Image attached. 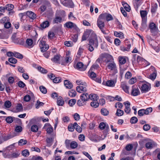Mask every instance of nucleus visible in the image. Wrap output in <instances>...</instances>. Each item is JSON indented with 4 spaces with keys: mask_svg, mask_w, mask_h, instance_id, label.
<instances>
[{
    "mask_svg": "<svg viewBox=\"0 0 160 160\" xmlns=\"http://www.w3.org/2000/svg\"><path fill=\"white\" fill-rule=\"evenodd\" d=\"M98 45V37L95 33L92 34V38L89 40V43L86 45L87 48L90 52L94 50V48H97Z\"/></svg>",
    "mask_w": 160,
    "mask_h": 160,
    "instance_id": "f257e3e1",
    "label": "nucleus"
},
{
    "mask_svg": "<svg viewBox=\"0 0 160 160\" xmlns=\"http://www.w3.org/2000/svg\"><path fill=\"white\" fill-rule=\"evenodd\" d=\"M107 67L108 69L110 70L113 75H115L118 72L116 65L114 61L109 63L108 64Z\"/></svg>",
    "mask_w": 160,
    "mask_h": 160,
    "instance_id": "f03ea898",
    "label": "nucleus"
},
{
    "mask_svg": "<svg viewBox=\"0 0 160 160\" xmlns=\"http://www.w3.org/2000/svg\"><path fill=\"white\" fill-rule=\"evenodd\" d=\"M65 144L67 148H70L72 149L76 148L78 146V144L76 141H71L70 140L68 139L65 140Z\"/></svg>",
    "mask_w": 160,
    "mask_h": 160,
    "instance_id": "7ed1b4c3",
    "label": "nucleus"
},
{
    "mask_svg": "<svg viewBox=\"0 0 160 160\" xmlns=\"http://www.w3.org/2000/svg\"><path fill=\"white\" fill-rule=\"evenodd\" d=\"M152 111V108L149 107L147 108L146 109H141L139 110L138 112V116L141 117L144 115H147L149 113L151 112Z\"/></svg>",
    "mask_w": 160,
    "mask_h": 160,
    "instance_id": "20e7f679",
    "label": "nucleus"
},
{
    "mask_svg": "<svg viewBox=\"0 0 160 160\" xmlns=\"http://www.w3.org/2000/svg\"><path fill=\"white\" fill-rule=\"evenodd\" d=\"M39 46L41 49V51L44 52L49 48V46L46 43V42L43 40H41L39 42Z\"/></svg>",
    "mask_w": 160,
    "mask_h": 160,
    "instance_id": "39448f33",
    "label": "nucleus"
},
{
    "mask_svg": "<svg viewBox=\"0 0 160 160\" xmlns=\"http://www.w3.org/2000/svg\"><path fill=\"white\" fill-rule=\"evenodd\" d=\"M149 28L152 35H155L158 30V28L156 24L153 22L150 23L149 25Z\"/></svg>",
    "mask_w": 160,
    "mask_h": 160,
    "instance_id": "423d86ee",
    "label": "nucleus"
},
{
    "mask_svg": "<svg viewBox=\"0 0 160 160\" xmlns=\"http://www.w3.org/2000/svg\"><path fill=\"white\" fill-rule=\"evenodd\" d=\"M25 14H26L29 18L32 20H34L36 18V14L34 12L30 11H28L26 12L20 13L19 15L22 16L25 15Z\"/></svg>",
    "mask_w": 160,
    "mask_h": 160,
    "instance_id": "0eeeda50",
    "label": "nucleus"
},
{
    "mask_svg": "<svg viewBox=\"0 0 160 160\" xmlns=\"http://www.w3.org/2000/svg\"><path fill=\"white\" fill-rule=\"evenodd\" d=\"M103 60L106 63L108 64L113 61V57L110 54H106L103 58Z\"/></svg>",
    "mask_w": 160,
    "mask_h": 160,
    "instance_id": "6e6552de",
    "label": "nucleus"
},
{
    "mask_svg": "<svg viewBox=\"0 0 160 160\" xmlns=\"http://www.w3.org/2000/svg\"><path fill=\"white\" fill-rule=\"evenodd\" d=\"M93 33H94L91 30H87L82 36V41L86 40L88 38L90 34H92Z\"/></svg>",
    "mask_w": 160,
    "mask_h": 160,
    "instance_id": "1a4fd4ad",
    "label": "nucleus"
},
{
    "mask_svg": "<svg viewBox=\"0 0 160 160\" xmlns=\"http://www.w3.org/2000/svg\"><path fill=\"white\" fill-rule=\"evenodd\" d=\"M43 128L46 130L47 133L51 134L53 131V128L51 125L49 123L45 124Z\"/></svg>",
    "mask_w": 160,
    "mask_h": 160,
    "instance_id": "9d476101",
    "label": "nucleus"
},
{
    "mask_svg": "<svg viewBox=\"0 0 160 160\" xmlns=\"http://www.w3.org/2000/svg\"><path fill=\"white\" fill-rule=\"evenodd\" d=\"M89 76L93 80L99 83H101V80L99 78H96V75L93 72H89Z\"/></svg>",
    "mask_w": 160,
    "mask_h": 160,
    "instance_id": "9b49d317",
    "label": "nucleus"
},
{
    "mask_svg": "<svg viewBox=\"0 0 160 160\" xmlns=\"http://www.w3.org/2000/svg\"><path fill=\"white\" fill-rule=\"evenodd\" d=\"M86 86H78L76 88V90L78 92L81 93H84L87 91Z\"/></svg>",
    "mask_w": 160,
    "mask_h": 160,
    "instance_id": "f8f14e48",
    "label": "nucleus"
},
{
    "mask_svg": "<svg viewBox=\"0 0 160 160\" xmlns=\"http://www.w3.org/2000/svg\"><path fill=\"white\" fill-rule=\"evenodd\" d=\"M49 4V2H48L45 1L41 6L39 10H40L41 12H43L45 11L47 8Z\"/></svg>",
    "mask_w": 160,
    "mask_h": 160,
    "instance_id": "ddd939ff",
    "label": "nucleus"
},
{
    "mask_svg": "<svg viewBox=\"0 0 160 160\" xmlns=\"http://www.w3.org/2000/svg\"><path fill=\"white\" fill-rule=\"evenodd\" d=\"M123 104L125 106L124 111L127 114H129L130 112L131 108L130 107V103L128 101L124 102Z\"/></svg>",
    "mask_w": 160,
    "mask_h": 160,
    "instance_id": "4468645a",
    "label": "nucleus"
},
{
    "mask_svg": "<svg viewBox=\"0 0 160 160\" xmlns=\"http://www.w3.org/2000/svg\"><path fill=\"white\" fill-rule=\"evenodd\" d=\"M97 25L103 33H106L105 31L103 30V28L104 26V21L98 19L97 21Z\"/></svg>",
    "mask_w": 160,
    "mask_h": 160,
    "instance_id": "2eb2a0df",
    "label": "nucleus"
},
{
    "mask_svg": "<svg viewBox=\"0 0 160 160\" xmlns=\"http://www.w3.org/2000/svg\"><path fill=\"white\" fill-rule=\"evenodd\" d=\"M87 68L86 66H84L81 62H79L76 65V68L82 71H85Z\"/></svg>",
    "mask_w": 160,
    "mask_h": 160,
    "instance_id": "dca6fc26",
    "label": "nucleus"
},
{
    "mask_svg": "<svg viewBox=\"0 0 160 160\" xmlns=\"http://www.w3.org/2000/svg\"><path fill=\"white\" fill-rule=\"evenodd\" d=\"M2 35L1 39H6L8 38L10 35V32L8 31H5L4 30L2 32Z\"/></svg>",
    "mask_w": 160,
    "mask_h": 160,
    "instance_id": "f3484780",
    "label": "nucleus"
},
{
    "mask_svg": "<svg viewBox=\"0 0 160 160\" xmlns=\"http://www.w3.org/2000/svg\"><path fill=\"white\" fill-rule=\"evenodd\" d=\"M62 3L64 6L72 8L74 7L73 3L71 0L63 2Z\"/></svg>",
    "mask_w": 160,
    "mask_h": 160,
    "instance_id": "a211bd4d",
    "label": "nucleus"
},
{
    "mask_svg": "<svg viewBox=\"0 0 160 160\" xmlns=\"http://www.w3.org/2000/svg\"><path fill=\"white\" fill-rule=\"evenodd\" d=\"M150 89V88L147 84H143L141 87V91L142 92H148Z\"/></svg>",
    "mask_w": 160,
    "mask_h": 160,
    "instance_id": "6ab92c4d",
    "label": "nucleus"
},
{
    "mask_svg": "<svg viewBox=\"0 0 160 160\" xmlns=\"http://www.w3.org/2000/svg\"><path fill=\"white\" fill-rule=\"evenodd\" d=\"M147 27V20L145 18H142V24L140 30L142 31H143Z\"/></svg>",
    "mask_w": 160,
    "mask_h": 160,
    "instance_id": "aec40b11",
    "label": "nucleus"
},
{
    "mask_svg": "<svg viewBox=\"0 0 160 160\" xmlns=\"http://www.w3.org/2000/svg\"><path fill=\"white\" fill-rule=\"evenodd\" d=\"M140 92L138 88H133L132 92L131 94L133 96H137L139 94H140Z\"/></svg>",
    "mask_w": 160,
    "mask_h": 160,
    "instance_id": "412c9836",
    "label": "nucleus"
},
{
    "mask_svg": "<svg viewBox=\"0 0 160 160\" xmlns=\"http://www.w3.org/2000/svg\"><path fill=\"white\" fill-rule=\"evenodd\" d=\"M64 85L67 88L71 89L73 87L72 83L68 80H65L64 81Z\"/></svg>",
    "mask_w": 160,
    "mask_h": 160,
    "instance_id": "4be33fe9",
    "label": "nucleus"
},
{
    "mask_svg": "<svg viewBox=\"0 0 160 160\" xmlns=\"http://www.w3.org/2000/svg\"><path fill=\"white\" fill-rule=\"evenodd\" d=\"M122 89L127 93H128L129 87L126 84L123 82L122 83L121 86Z\"/></svg>",
    "mask_w": 160,
    "mask_h": 160,
    "instance_id": "5701e85b",
    "label": "nucleus"
},
{
    "mask_svg": "<svg viewBox=\"0 0 160 160\" xmlns=\"http://www.w3.org/2000/svg\"><path fill=\"white\" fill-rule=\"evenodd\" d=\"M89 95L87 93H84L80 96V98L84 101H86L89 99Z\"/></svg>",
    "mask_w": 160,
    "mask_h": 160,
    "instance_id": "b1692460",
    "label": "nucleus"
},
{
    "mask_svg": "<svg viewBox=\"0 0 160 160\" xmlns=\"http://www.w3.org/2000/svg\"><path fill=\"white\" fill-rule=\"evenodd\" d=\"M115 82L112 80H110L107 81L106 85L108 87H114Z\"/></svg>",
    "mask_w": 160,
    "mask_h": 160,
    "instance_id": "393cba45",
    "label": "nucleus"
},
{
    "mask_svg": "<svg viewBox=\"0 0 160 160\" xmlns=\"http://www.w3.org/2000/svg\"><path fill=\"white\" fill-rule=\"evenodd\" d=\"M64 26L69 28H72L75 27L76 25L73 22H67L65 24Z\"/></svg>",
    "mask_w": 160,
    "mask_h": 160,
    "instance_id": "a878e982",
    "label": "nucleus"
},
{
    "mask_svg": "<svg viewBox=\"0 0 160 160\" xmlns=\"http://www.w3.org/2000/svg\"><path fill=\"white\" fill-rule=\"evenodd\" d=\"M14 43L20 45H23L24 42V40L22 38H18L17 39L14 41Z\"/></svg>",
    "mask_w": 160,
    "mask_h": 160,
    "instance_id": "bb28decb",
    "label": "nucleus"
},
{
    "mask_svg": "<svg viewBox=\"0 0 160 160\" xmlns=\"http://www.w3.org/2000/svg\"><path fill=\"white\" fill-rule=\"evenodd\" d=\"M57 99V103L58 105L59 106H62L64 103V101L62 97H59Z\"/></svg>",
    "mask_w": 160,
    "mask_h": 160,
    "instance_id": "cd10ccee",
    "label": "nucleus"
},
{
    "mask_svg": "<svg viewBox=\"0 0 160 160\" xmlns=\"http://www.w3.org/2000/svg\"><path fill=\"white\" fill-rule=\"evenodd\" d=\"M114 35L116 37L121 38H124L123 33L120 32L115 31L114 32Z\"/></svg>",
    "mask_w": 160,
    "mask_h": 160,
    "instance_id": "c85d7f7f",
    "label": "nucleus"
},
{
    "mask_svg": "<svg viewBox=\"0 0 160 160\" xmlns=\"http://www.w3.org/2000/svg\"><path fill=\"white\" fill-rule=\"evenodd\" d=\"M23 110L22 106L21 104H18L16 107V110L13 112H20Z\"/></svg>",
    "mask_w": 160,
    "mask_h": 160,
    "instance_id": "c756f323",
    "label": "nucleus"
},
{
    "mask_svg": "<svg viewBox=\"0 0 160 160\" xmlns=\"http://www.w3.org/2000/svg\"><path fill=\"white\" fill-rule=\"evenodd\" d=\"M49 25V22L48 21L43 22L40 24L41 27L42 28H45L48 27Z\"/></svg>",
    "mask_w": 160,
    "mask_h": 160,
    "instance_id": "7c9ffc66",
    "label": "nucleus"
},
{
    "mask_svg": "<svg viewBox=\"0 0 160 160\" xmlns=\"http://www.w3.org/2000/svg\"><path fill=\"white\" fill-rule=\"evenodd\" d=\"M131 45L129 44L127 45V47H125L123 46H121L120 47L121 50L122 51H128L131 48Z\"/></svg>",
    "mask_w": 160,
    "mask_h": 160,
    "instance_id": "2f4dec72",
    "label": "nucleus"
},
{
    "mask_svg": "<svg viewBox=\"0 0 160 160\" xmlns=\"http://www.w3.org/2000/svg\"><path fill=\"white\" fill-rule=\"evenodd\" d=\"M91 106L93 108H97L98 107L99 104L98 103L97 100H94L93 101H92L90 104Z\"/></svg>",
    "mask_w": 160,
    "mask_h": 160,
    "instance_id": "473e14b6",
    "label": "nucleus"
},
{
    "mask_svg": "<svg viewBox=\"0 0 160 160\" xmlns=\"http://www.w3.org/2000/svg\"><path fill=\"white\" fill-rule=\"evenodd\" d=\"M122 3L126 10L127 12H129L131 9L130 6L125 2H123Z\"/></svg>",
    "mask_w": 160,
    "mask_h": 160,
    "instance_id": "72a5a7b5",
    "label": "nucleus"
},
{
    "mask_svg": "<svg viewBox=\"0 0 160 160\" xmlns=\"http://www.w3.org/2000/svg\"><path fill=\"white\" fill-rule=\"evenodd\" d=\"M60 58V56L57 55L55 56L53 58L51 59V60L54 62L56 63H59V60Z\"/></svg>",
    "mask_w": 160,
    "mask_h": 160,
    "instance_id": "f704fd0d",
    "label": "nucleus"
},
{
    "mask_svg": "<svg viewBox=\"0 0 160 160\" xmlns=\"http://www.w3.org/2000/svg\"><path fill=\"white\" fill-rule=\"evenodd\" d=\"M77 103L79 106H81L86 104V101H84L81 98V99H79Z\"/></svg>",
    "mask_w": 160,
    "mask_h": 160,
    "instance_id": "c9c22d12",
    "label": "nucleus"
},
{
    "mask_svg": "<svg viewBox=\"0 0 160 160\" xmlns=\"http://www.w3.org/2000/svg\"><path fill=\"white\" fill-rule=\"evenodd\" d=\"M6 9L8 11L12 10L14 8V5L12 4H8L5 6Z\"/></svg>",
    "mask_w": 160,
    "mask_h": 160,
    "instance_id": "e433bc0d",
    "label": "nucleus"
},
{
    "mask_svg": "<svg viewBox=\"0 0 160 160\" xmlns=\"http://www.w3.org/2000/svg\"><path fill=\"white\" fill-rule=\"evenodd\" d=\"M89 99L93 101L94 100H98V97L95 94H91L89 95Z\"/></svg>",
    "mask_w": 160,
    "mask_h": 160,
    "instance_id": "4c0bfd02",
    "label": "nucleus"
},
{
    "mask_svg": "<svg viewBox=\"0 0 160 160\" xmlns=\"http://www.w3.org/2000/svg\"><path fill=\"white\" fill-rule=\"evenodd\" d=\"M106 13H105L101 14L99 17L98 19L101 20H102L104 21L106 19Z\"/></svg>",
    "mask_w": 160,
    "mask_h": 160,
    "instance_id": "58836bf2",
    "label": "nucleus"
},
{
    "mask_svg": "<svg viewBox=\"0 0 160 160\" xmlns=\"http://www.w3.org/2000/svg\"><path fill=\"white\" fill-rule=\"evenodd\" d=\"M62 21V18L60 17H56L53 20V22L54 23H58L61 22Z\"/></svg>",
    "mask_w": 160,
    "mask_h": 160,
    "instance_id": "ea45409f",
    "label": "nucleus"
},
{
    "mask_svg": "<svg viewBox=\"0 0 160 160\" xmlns=\"http://www.w3.org/2000/svg\"><path fill=\"white\" fill-rule=\"evenodd\" d=\"M74 126H75V128L76 131L78 132H81L82 131V128L80 126H78L77 122L74 123Z\"/></svg>",
    "mask_w": 160,
    "mask_h": 160,
    "instance_id": "a19ab883",
    "label": "nucleus"
},
{
    "mask_svg": "<svg viewBox=\"0 0 160 160\" xmlns=\"http://www.w3.org/2000/svg\"><path fill=\"white\" fill-rule=\"evenodd\" d=\"M68 95L72 97H74L76 95V92L73 89L71 90L68 92Z\"/></svg>",
    "mask_w": 160,
    "mask_h": 160,
    "instance_id": "79ce46f5",
    "label": "nucleus"
},
{
    "mask_svg": "<svg viewBox=\"0 0 160 160\" xmlns=\"http://www.w3.org/2000/svg\"><path fill=\"white\" fill-rule=\"evenodd\" d=\"M99 128L101 129H103L106 127L107 128H109V126L108 125H106V124L103 122H101L99 126Z\"/></svg>",
    "mask_w": 160,
    "mask_h": 160,
    "instance_id": "37998d69",
    "label": "nucleus"
},
{
    "mask_svg": "<svg viewBox=\"0 0 160 160\" xmlns=\"http://www.w3.org/2000/svg\"><path fill=\"white\" fill-rule=\"evenodd\" d=\"M26 43L30 47H32L33 46V41L31 39H27L26 41Z\"/></svg>",
    "mask_w": 160,
    "mask_h": 160,
    "instance_id": "c03bdc74",
    "label": "nucleus"
},
{
    "mask_svg": "<svg viewBox=\"0 0 160 160\" xmlns=\"http://www.w3.org/2000/svg\"><path fill=\"white\" fill-rule=\"evenodd\" d=\"M119 63L121 64H123L126 62V59L124 57H119Z\"/></svg>",
    "mask_w": 160,
    "mask_h": 160,
    "instance_id": "a18cd8bd",
    "label": "nucleus"
},
{
    "mask_svg": "<svg viewBox=\"0 0 160 160\" xmlns=\"http://www.w3.org/2000/svg\"><path fill=\"white\" fill-rule=\"evenodd\" d=\"M14 57L19 59H22L23 58V56L22 54L16 52H14Z\"/></svg>",
    "mask_w": 160,
    "mask_h": 160,
    "instance_id": "49530a36",
    "label": "nucleus"
},
{
    "mask_svg": "<svg viewBox=\"0 0 160 160\" xmlns=\"http://www.w3.org/2000/svg\"><path fill=\"white\" fill-rule=\"evenodd\" d=\"M124 114V112L123 110L120 109H117V112L116 113V115L118 116H121L123 115Z\"/></svg>",
    "mask_w": 160,
    "mask_h": 160,
    "instance_id": "de8ad7c7",
    "label": "nucleus"
},
{
    "mask_svg": "<svg viewBox=\"0 0 160 160\" xmlns=\"http://www.w3.org/2000/svg\"><path fill=\"white\" fill-rule=\"evenodd\" d=\"M44 104V103L40 102L39 100H37V103L35 104V107L36 108H38L42 106Z\"/></svg>",
    "mask_w": 160,
    "mask_h": 160,
    "instance_id": "09e8293b",
    "label": "nucleus"
},
{
    "mask_svg": "<svg viewBox=\"0 0 160 160\" xmlns=\"http://www.w3.org/2000/svg\"><path fill=\"white\" fill-rule=\"evenodd\" d=\"M38 127L36 125H33L31 126V130L32 132H36L38 131Z\"/></svg>",
    "mask_w": 160,
    "mask_h": 160,
    "instance_id": "8fccbe9b",
    "label": "nucleus"
},
{
    "mask_svg": "<svg viewBox=\"0 0 160 160\" xmlns=\"http://www.w3.org/2000/svg\"><path fill=\"white\" fill-rule=\"evenodd\" d=\"M22 154L24 157H28L29 155V152L28 150L25 149L22 151Z\"/></svg>",
    "mask_w": 160,
    "mask_h": 160,
    "instance_id": "3c124183",
    "label": "nucleus"
},
{
    "mask_svg": "<svg viewBox=\"0 0 160 160\" xmlns=\"http://www.w3.org/2000/svg\"><path fill=\"white\" fill-rule=\"evenodd\" d=\"M101 113L104 116H107L109 114V112L105 108H102L101 109Z\"/></svg>",
    "mask_w": 160,
    "mask_h": 160,
    "instance_id": "603ef678",
    "label": "nucleus"
},
{
    "mask_svg": "<svg viewBox=\"0 0 160 160\" xmlns=\"http://www.w3.org/2000/svg\"><path fill=\"white\" fill-rule=\"evenodd\" d=\"M140 13L141 17L142 18H142H144L146 16L147 14V12L145 10L141 11H140Z\"/></svg>",
    "mask_w": 160,
    "mask_h": 160,
    "instance_id": "864d4df0",
    "label": "nucleus"
},
{
    "mask_svg": "<svg viewBox=\"0 0 160 160\" xmlns=\"http://www.w3.org/2000/svg\"><path fill=\"white\" fill-rule=\"evenodd\" d=\"M138 121L137 118L136 117H132L130 119V122L132 124L136 123Z\"/></svg>",
    "mask_w": 160,
    "mask_h": 160,
    "instance_id": "5fc2aeb1",
    "label": "nucleus"
},
{
    "mask_svg": "<svg viewBox=\"0 0 160 160\" xmlns=\"http://www.w3.org/2000/svg\"><path fill=\"white\" fill-rule=\"evenodd\" d=\"M6 108H9L11 106V102L7 100L5 101L4 104Z\"/></svg>",
    "mask_w": 160,
    "mask_h": 160,
    "instance_id": "6e6d98bb",
    "label": "nucleus"
},
{
    "mask_svg": "<svg viewBox=\"0 0 160 160\" xmlns=\"http://www.w3.org/2000/svg\"><path fill=\"white\" fill-rule=\"evenodd\" d=\"M39 89L41 92L44 93L46 94L47 92V90L46 88L43 86H41L39 87Z\"/></svg>",
    "mask_w": 160,
    "mask_h": 160,
    "instance_id": "4d7b16f0",
    "label": "nucleus"
},
{
    "mask_svg": "<svg viewBox=\"0 0 160 160\" xmlns=\"http://www.w3.org/2000/svg\"><path fill=\"white\" fill-rule=\"evenodd\" d=\"M27 142V140H24L23 139H21L18 142V144L19 145H25Z\"/></svg>",
    "mask_w": 160,
    "mask_h": 160,
    "instance_id": "13d9d810",
    "label": "nucleus"
},
{
    "mask_svg": "<svg viewBox=\"0 0 160 160\" xmlns=\"http://www.w3.org/2000/svg\"><path fill=\"white\" fill-rule=\"evenodd\" d=\"M150 126L149 124H145L143 126V129L145 131H148L150 129Z\"/></svg>",
    "mask_w": 160,
    "mask_h": 160,
    "instance_id": "bf43d9fd",
    "label": "nucleus"
},
{
    "mask_svg": "<svg viewBox=\"0 0 160 160\" xmlns=\"http://www.w3.org/2000/svg\"><path fill=\"white\" fill-rule=\"evenodd\" d=\"M8 61L12 64H15L17 62V60L16 59L13 58H9L8 59Z\"/></svg>",
    "mask_w": 160,
    "mask_h": 160,
    "instance_id": "052dcab7",
    "label": "nucleus"
},
{
    "mask_svg": "<svg viewBox=\"0 0 160 160\" xmlns=\"http://www.w3.org/2000/svg\"><path fill=\"white\" fill-rule=\"evenodd\" d=\"M72 61L71 57L68 55H67L65 58V62L66 63H70Z\"/></svg>",
    "mask_w": 160,
    "mask_h": 160,
    "instance_id": "680f3d73",
    "label": "nucleus"
},
{
    "mask_svg": "<svg viewBox=\"0 0 160 160\" xmlns=\"http://www.w3.org/2000/svg\"><path fill=\"white\" fill-rule=\"evenodd\" d=\"M75 128V126H74V123L73 125L72 124L69 125L68 127V130L71 132H72L74 131Z\"/></svg>",
    "mask_w": 160,
    "mask_h": 160,
    "instance_id": "e2e57ef3",
    "label": "nucleus"
},
{
    "mask_svg": "<svg viewBox=\"0 0 160 160\" xmlns=\"http://www.w3.org/2000/svg\"><path fill=\"white\" fill-rule=\"evenodd\" d=\"M76 82L78 85H80L81 86H87L86 83L85 82H83L81 80H77Z\"/></svg>",
    "mask_w": 160,
    "mask_h": 160,
    "instance_id": "0e129e2a",
    "label": "nucleus"
},
{
    "mask_svg": "<svg viewBox=\"0 0 160 160\" xmlns=\"http://www.w3.org/2000/svg\"><path fill=\"white\" fill-rule=\"evenodd\" d=\"M38 70H39L42 73H46L47 72V71L45 69L41 67H38Z\"/></svg>",
    "mask_w": 160,
    "mask_h": 160,
    "instance_id": "69168bd1",
    "label": "nucleus"
},
{
    "mask_svg": "<svg viewBox=\"0 0 160 160\" xmlns=\"http://www.w3.org/2000/svg\"><path fill=\"white\" fill-rule=\"evenodd\" d=\"M6 121L8 123H11L13 121V118L11 116L8 117L6 118Z\"/></svg>",
    "mask_w": 160,
    "mask_h": 160,
    "instance_id": "338daca9",
    "label": "nucleus"
},
{
    "mask_svg": "<svg viewBox=\"0 0 160 160\" xmlns=\"http://www.w3.org/2000/svg\"><path fill=\"white\" fill-rule=\"evenodd\" d=\"M76 102V100L74 99H71L68 102V104L70 106H73Z\"/></svg>",
    "mask_w": 160,
    "mask_h": 160,
    "instance_id": "774afa93",
    "label": "nucleus"
}]
</instances>
